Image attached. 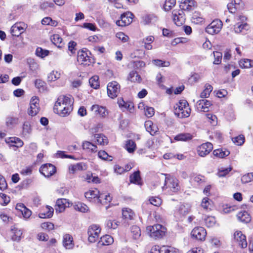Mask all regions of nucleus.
Instances as JSON below:
<instances>
[{"instance_id": "1", "label": "nucleus", "mask_w": 253, "mask_h": 253, "mask_svg": "<svg viewBox=\"0 0 253 253\" xmlns=\"http://www.w3.org/2000/svg\"><path fill=\"white\" fill-rule=\"evenodd\" d=\"M73 102L71 97L60 95L55 103L54 112L61 117L67 116L73 109Z\"/></svg>"}, {"instance_id": "2", "label": "nucleus", "mask_w": 253, "mask_h": 253, "mask_svg": "<svg viewBox=\"0 0 253 253\" xmlns=\"http://www.w3.org/2000/svg\"><path fill=\"white\" fill-rule=\"evenodd\" d=\"M191 109L186 100H180L174 107V114L180 118L189 116Z\"/></svg>"}, {"instance_id": "3", "label": "nucleus", "mask_w": 253, "mask_h": 253, "mask_svg": "<svg viewBox=\"0 0 253 253\" xmlns=\"http://www.w3.org/2000/svg\"><path fill=\"white\" fill-rule=\"evenodd\" d=\"M146 230L152 238L157 239L162 238L165 236L167 229L163 225L157 224L147 227Z\"/></svg>"}, {"instance_id": "4", "label": "nucleus", "mask_w": 253, "mask_h": 253, "mask_svg": "<svg viewBox=\"0 0 253 253\" xmlns=\"http://www.w3.org/2000/svg\"><path fill=\"white\" fill-rule=\"evenodd\" d=\"M237 22L234 25V30L236 33L244 34L249 29V25L247 23V17L243 15L236 17Z\"/></svg>"}, {"instance_id": "5", "label": "nucleus", "mask_w": 253, "mask_h": 253, "mask_svg": "<svg viewBox=\"0 0 253 253\" xmlns=\"http://www.w3.org/2000/svg\"><path fill=\"white\" fill-rule=\"evenodd\" d=\"M162 175L165 176L163 189L169 188L173 192H176L180 189L178 180L176 178L169 177V175L166 174H162Z\"/></svg>"}, {"instance_id": "6", "label": "nucleus", "mask_w": 253, "mask_h": 253, "mask_svg": "<svg viewBox=\"0 0 253 253\" xmlns=\"http://www.w3.org/2000/svg\"><path fill=\"white\" fill-rule=\"evenodd\" d=\"M101 229L98 225H91L87 230L88 240L90 243L95 242L99 238Z\"/></svg>"}, {"instance_id": "7", "label": "nucleus", "mask_w": 253, "mask_h": 253, "mask_svg": "<svg viewBox=\"0 0 253 253\" xmlns=\"http://www.w3.org/2000/svg\"><path fill=\"white\" fill-rule=\"evenodd\" d=\"M222 27V22L218 19L212 21L206 28V32L211 35L218 34Z\"/></svg>"}, {"instance_id": "8", "label": "nucleus", "mask_w": 253, "mask_h": 253, "mask_svg": "<svg viewBox=\"0 0 253 253\" xmlns=\"http://www.w3.org/2000/svg\"><path fill=\"white\" fill-rule=\"evenodd\" d=\"M40 111L39 99L35 96L30 101V108L28 110V114L31 116H36Z\"/></svg>"}, {"instance_id": "9", "label": "nucleus", "mask_w": 253, "mask_h": 253, "mask_svg": "<svg viewBox=\"0 0 253 253\" xmlns=\"http://www.w3.org/2000/svg\"><path fill=\"white\" fill-rule=\"evenodd\" d=\"M120 86L116 82H112L108 84L107 85V93L108 96L114 98L116 97L120 92Z\"/></svg>"}, {"instance_id": "10", "label": "nucleus", "mask_w": 253, "mask_h": 253, "mask_svg": "<svg viewBox=\"0 0 253 253\" xmlns=\"http://www.w3.org/2000/svg\"><path fill=\"white\" fill-rule=\"evenodd\" d=\"M133 14L128 12L121 15L120 19L116 21V24L119 26H126L129 25L132 21Z\"/></svg>"}, {"instance_id": "11", "label": "nucleus", "mask_w": 253, "mask_h": 253, "mask_svg": "<svg viewBox=\"0 0 253 253\" xmlns=\"http://www.w3.org/2000/svg\"><path fill=\"white\" fill-rule=\"evenodd\" d=\"M213 149L212 144L210 142H206L197 147V153L201 157H205L209 154Z\"/></svg>"}, {"instance_id": "12", "label": "nucleus", "mask_w": 253, "mask_h": 253, "mask_svg": "<svg viewBox=\"0 0 253 253\" xmlns=\"http://www.w3.org/2000/svg\"><path fill=\"white\" fill-rule=\"evenodd\" d=\"M40 171L45 177H49L54 174L56 168L51 164H46L40 168Z\"/></svg>"}, {"instance_id": "13", "label": "nucleus", "mask_w": 253, "mask_h": 253, "mask_svg": "<svg viewBox=\"0 0 253 253\" xmlns=\"http://www.w3.org/2000/svg\"><path fill=\"white\" fill-rule=\"evenodd\" d=\"M234 241L242 248L247 247V242L246 236L240 231H236L234 233Z\"/></svg>"}, {"instance_id": "14", "label": "nucleus", "mask_w": 253, "mask_h": 253, "mask_svg": "<svg viewBox=\"0 0 253 253\" xmlns=\"http://www.w3.org/2000/svg\"><path fill=\"white\" fill-rule=\"evenodd\" d=\"M26 25L24 23H16L11 28L10 32L13 36L18 37L24 33Z\"/></svg>"}, {"instance_id": "15", "label": "nucleus", "mask_w": 253, "mask_h": 253, "mask_svg": "<svg viewBox=\"0 0 253 253\" xmlns=\"http://www.w3.org/2000/svg\"><path fill=\"white\" fill-rule=\"evenodd\" d=\"M206 234V230L202 227H196L191 232L192 236L200 241L205 239Z\"/></svg>"}, {"instance_id": "16", "label": "nucleus", "mask_w": 253, "mask_h": 253, "mask_svg": "<svg viewBox=\"0 0 253 253\" xmlns=\"http://www.w3.org/2000/svg\"><path fill=\"white\" fill-rule=\"evenodd\" d=\"M91 110L95 115L101 118H105L108 115V112L105 107L98 105H93L91 107Z\"/></svg>"}, {"instance_id": "17", "label": "nucleus", "mask_w": 253, "mask_h": 253, "mask_svg": "<svg viewBox=\"0 0 253 253\" xmlns=\"http://www.w3.org/2000/svg\"><path fill=\"white\" fill-rule=\"evenodd\" d=\"M183 12L182 10L177 11L173 10L172 14L173 17V20L175 24L178 26H181L185 22V17L183 14Z\"/></svg>"}, {"instance_id": "18", "label": "nucleus", "mask_w": 253, "mask_h": 253, "mask_svg": "<svg viewBox=\"0 0 253 253\" xmlns=\"http://www.w3.org/2000/svg\"><path fill=\"white\" fill-rule=\"evenodd\" d=\"M77 60L79 63L84 65H89L90 63L89 56L87 53L84 50L78 52Z\"/></svg>"}, {"instance_id": "19", "label": "nucleus", "mask_w": 253, "mask_h": 253, "mask_svg": "<svg viewBox=\"0 0 253 253\" xmlns=\"http://www.w3.org/2000/svg\"><path fill=\"white\" fill-rule=\"evenodd\" d=\"M211 105V102L206 99L200 100L197 102L198 109L204 112L209 111V107Z\"/></svg>"}, {"instance_id": "20", "label": "nucleus", "mask_w": 253, "mask_h": 253, "mask_svg": "<svg viewBox=\"0 0 253 253\" xmlns=\"http://www.w3.org/2000/svg\"><path fill=\"white\" fill-rule=\"evenodd\" d=\"M63 245L66 249H71L74 247L73 239L70 234H66L63 236Z\"/></svg>"}, {"instance_id": "21", "label": "nucleus", "mask_w": 253, "mask_h": 253, "mask_svg": "<svg viewBox=\"0 0 253 253\" xmlns=\"http://www.w3.org/2000/svg\"><path fill=\"white\" fill-rule=\"evenodd\" d=\"M69 204L66 199H58L56 201L55 210L56 211L61 212L63 211L67 205Z\"/></svg>"}, {"instance_id": "22", "label": "nucleus", "mask_w": 253, "mask_h": 253, "mask_svg": "<svg viewBox=\"0 0 253 253\" xmlns=\"http://www.w3.org/2000/svg\"><path fill=\"white\" fill-rule=\"evenodd\" d=\"M145 127L146 130L152 135H156L159 130L158 127L155 125H154L151 121L145 122Z\"/></svg>"}, {"instance_id": "23", "label": "nucleus", "mask_w": 253, "mask_h": 253, "mask_svg": "<svg viewBox=\"0 0 253 253\" xmlns=\"http://www.w3.org/2000/svg\"><path fill=\"white\" fill-rule=\"evenodd\" d=\"M195 1L194 0H182L179 7L183 10H190L192 7L195 5Z\"/></svg>"}, {"instance_id": "24", "label": "nucleus", "mask_w": 253, "mask_h": 253, "mask_svg": "<svg viewBox=\"0 0 253 253\" xmlns=\"http://www.w3.org/2000/svg\"><path fill=\"white\" fill-rule=\"evenodd\" d=\"M237 218L241 222L247 223L251 221V217L246 211H242L238 213Z\"/></svg>"}, {"instance_id": "25", "label": "nucleus", "mask_w": 253, "mask_h": 253, "mask_svg": "<svg viewBox=\"0 0 253 253\" xmlns=\"http://www.w3.org/2000/svg\"><path fill=\"white\" fill-rule=\"evenodd\" d=\"M45 211L43 212H40L39 214V216L41 218H50L51 217L53 213V209L48 206H46L43 209Z\"/></svg>"}, {"instance_id": "26", "label": "nucleus", "mask_w": 253, "mask_h": 253, "mask_svg": "<svg viewBox=\"0 0 253 253\" xmlns=\"http://www.w3.org/2000/svg\"><path fill=\"white\" fill-rule=\"evenodd\" d=\"M113 242V238L110 235H106L100 238L98 242V246L109 245Z\"/></svg>"}, {"instance_id": "27", "label": "nucleus", "mask_w": 253, "mask_h": 253, "mask_svg": "<svg viewBox=\"0 0 253 253\" xmlns=\"http://www.w3.org/2000/svg\"><path fill=\"white\" fill-rule=\"evenodd\" d=\"M94 137V141L98 144L105 145L108 143V139L102 134H96Z\"/></svg>"}, {"instance_id": "28", "label": "nucleus", "mask_w": 253, "mask_h": 253, "mask_svg": "<svg viewBox=\"0 0 253 253\" xmlns=\"http://www.w3.org/2000/svg\"><path fill=\"white\" fill-rule=\"evenodd\" d=\"M86 169V165L83 163H80L75 165H73L69 167L70 172L72 173H74L78 170H85Z\"/></svg>"}, {"instance_id": "29", "label": "nucleus", "mask_w": 253, "mask_h": 253, "mask_svg": "<svg viewBox=\"0 0 253 253\" xmlns=\"http://www.w3.org/2000/svg\"><path fill=\"white\" fill-rule=\"evenodd\" d=\"M19 121L18 118L8 117L6 118L5 124L9 128H12L19 124Z\"/></svg>"}, {"instance_id": "30", "label": "nucleus", "mask_w": 253, "mask_h": 253, "mask_svg": "<svg viewBox=\"0 0 253 253\" xmlns=\"http://www.w3.org/2000/svg\"><path fill=\"white\" fill-rule=\"evenodd\" d=\"M230 154L229 151L226 149H218L213 151V155L219 158H223Z\"/></svg>"}, {"instance_id": "31", "label": "nucleus", "mask_w": 253, "mask_h": 253, "mask_svg": "<svg viewBox=\"0 0 253 253\" xmlns=\"http://www.w3.org/2000/svg\"><path fill=\"white\" fill-rule=\"evenodd\" d=\"M158 20L157 16L154 14H150L145 15L143 17V22L144 24H148L156 22Z\"/></svg>"}, {"instance_id": "32", "label": "nucleus", "mask_w": 253, "mask_h": 253, "mask_svg": "<svg viewBox=\"0 0 253 253\" xmlns=\"http://www.w3.org/2000/svg\"><path fill=\"white\" fill-rule=\"evenodd\" d=\"M5 142L8 144H15L17 147H22L23 145V141L19 138L16 137H9L5 139Z\"/></svg>"}, {"instance_id": "33", "label": "nucleus", "mask_w": 253, "mask_h": 253, "mask_svg": "<svg viewBox=\"0 0 253 253\" xmlns=\"http://www.w3.org/2000/svg\"><path fill=\"white\" fill-rule=\"evenodd\" d=\"M99 195V191L97 189L89 190L84 193L85 197L89 200L95 198L98 199Z\"/></svg>"}, {"instance_id": "34", "label": "nucleus", "mask_w": 253, "mask_h": 253, "mask_svg": "<svg viewBox=\"0 0 253 253\" xmlns=\"http://www.w3.org/2000/svg\"><path fill=\"white\" fill-rule=\"evenodd\" d=\"M82 147L84 149L87 150L91 152H96L97 151V146L89 141L84 142Z\"/></svg>"}, {"instance_id": "35", "label": "nucleus", "mask_w": 253, "mask_h": 253, "mask_svg": "<svg viewBox=\"0 0 253 253\" xmlns=\"http://www.w3.org/2000/svg\"><path fill=\"white\" fill-rule=\"evenodd\" d=\"M130 182L138 185L141 184L139 171L134 172L130 176Z\"/></svg>"}, {"instance_id": "36", "label": "nucleus", "mask_w": 253, "mask_h": 253, "mask_svg": "<svg viewBox=\"0 0 253 253\" xmlns=\"http://www.w3.org/2000/svg\"><path fill=\"white\" fill-rule=\"evenodd\" d=\"M128 80L131 82L140 83L141 81L140 76L135 71H132L129 74Z\"/></svg>"}, {"instance_id": "37", "label": "nucleus", "mask_w": 253, "mask_h": 253, "mask_svg": "<svg viewBox=\"0 0 253 253\" xmlns=\"http://www.w3.org/2000/svg\"><path fill=\"white\" fill-rule=\"evenodd\" d=\"M98 202L102 205L107 204L110 202L112 200V197L109 194L104 195V194H100L98 197Z\"/></svg>"}, {"instance_id": "38", "label": "nucleus", "mask_w": 253, "mask_h": 253, "mask_svg": "<svg viewBox=\"0 0 253 253\" xmlns=\"http://www.w3.org/2000/svg\"><path fill=\"white\" fill-rule=\"evenodd\" d=\"M239 65L242 68H250L253 67V60L244 59L239 61Z\"/></svg>"}, {"instance_id": "39", "label": "nucleus", "mask_w": 253, "mask_h": 253, "mask_svg": "<svg viewBox=\"0 0 253 253\" xmlns=\"http://www.w3.org/2000/svg\"><path fill=\"white\" fill-rule=\"evenodd\" d=\"M201 206L204 210H211L212 201L208 197L204 198L202 201Z\"/></svg>"}, {"instance_id": "40", "label": "nucleus", "mask_w": 253, "mask_h": 253, "mask_svg": "<svg viewBox=\"0 0 253 253\" xmlns=\"http://www.w3.org/2000/svg\"><path fill=\"white\" fill-rule=\"evenodd\" d=\"M133 211L128 208H125L122 210V215L124 218L127 219H132L134 215Z\"/></svg>"}, {"instance_id": "41", "label": "nucleus", "mask_w": 253, "mask_h": 253, "mask_svg": "<svg viewBox=\"0 0 253 253\" xmlns=\"http://www.w3.org/2000/svg\"><path fill=\"white\" fill-rule=\"evenodd\" d=\"M212 90V87L211 85L209 84H206L205 85V88L203 91L202 92H201L200 94L201 98H208L209 97L210 93L211 92Z\"/></svg>"}, {"instance_id": "42", "label": "nucleus", "mask_w": 253, "mask_h": 253, "mask_svg": "<svg viewBox=\"0 0 253 253\" xmlns=\"http://www.w3.org/2000/svg\"><path fill=\"white\" fill-rule=\"evenodd\" d=\"M51 41L52 42L56 45L58 47H62V39L61 37L58 34H54L52 36L51 39Z\"/></svg>"}, {"instance_id": "43", "label": "nucleus", "mask_w": 253, "mask_h": 253, "mask_svg": "<svg viewBox=\"0 0 253 253\" xmlns=\"http://www.w3.org/2000/svg\"><path fill=\"white\" fill-rule=\"evenodd\" d=\"M192 135L189 133H180L175 136L174 139L177 141H187L191 139Z\"/></svg>"}, {"instance_id": "44", "label": "nucleus", "mask_w": 253, "mask_h": 253, "mask_svg": "<svg viewBox=\"0 0 253 253\" xmlns=\"http://www.w3.org/2000/svg\"><path fill=\"white\" fill-rule=\"evenodd\" d=\"M99 78L97 76L92 77L89 80L90 86L94 88L97 89L99 86V82L98 81Z\"/></svg>"}, {"instance_id": "45", "label": "nucleus", "mask_w": 253, "mask_h": 253, "mask_svg": "<svg viewBox=\"0 0 253 253\" xmlns=\"http://www.w3.org/2000/svg\"><path fill=\"white\" fill-rule=\"evenodd\" d=\"M126 147L129 153H133L136 149V144L133 140H128L126 142Z\"/></svg>"}, {"instance_id": "46", "label": "nucleus", "mask_w": 253, "mask_h": 253, "mask_svg": "<svg viewBox=\"0 0 253 253\" xmlns=\"http://www.w3.org/2000/svg\"><path fill=\"white\" fill-rule=\"evenodd\" d=\"M206 225L208 227H212L216 223L215 217L209 216L204 219Z\"/></svg>"}, {"instance_id": "47", "label": "nucleus", "mask_w": 253, "mask_h": 253, "mask_svg": "<svg viewBox=\"0 0 253 253\" xmlns=\"http://www.w3.org/2000/svg\"><path fill=\"white\" fill-rule=\"evenodd\" d=\"M232 169V168L231 167L227 168H221L218 169L217 175L219 177H224L231 171Z\"/></svg>"}, {"instance_id": "48", "label": "nucleus", "mask_w": 253, "mask_h": 253, "mask_svg": "<svg viewBox=\"0 0 253 253\" xmlns=\"http://www.w3.org/2000/svg\"><path fill=\"white\" fill-rule=\"evenodd\" d=\"M131 231L133 234V237L134 239H137L140 236L141 231L139 227L137 226H132Z\"/></svg>"}, {"instance_id": "49", "label": "nucleus", "mask_w": 253, "mask_h": 253, "mask_svg": "<svg viewBox=\"0 0 253 253\" xmlns=\"http://www.w3.org/2000/svg\"><path fill=\"white\" fill-rule=\"evenodd\" d=\"M60 77V74L57 71H53L48 75L47 79L48 81L52 82L56 81L59 79Z\"/></svg>"}, {"instance_id": "50", "label": "nucleus", "mask_w": 253, "mask_h": 253, "mask_svg": "<svg viewBox=\"0 0 253 253\" xmlns=\"http://www.w3.org/2000/svg\"><path fill=\"white\" fill-rule=\"evenodd\" d=\"M191 20L192 22L195 24H200L203 22L204 18L200 15H199L198 13H195L192 16Z\"/></svg>"}, {"instance_id": "51", "label": "nucleus", "mask_w": 253, "mask_h": 253, "mask_svg": "<svg viewBox=\"0 0 253 253\" xmlns=\"http://www.w3.org/2000/svg\"><path fill=\"white\" fill-rule=\"evenodd\" d=\"M36 53L38 56L44 58L48 55L49 51L47 50H43L41 47H38L36 49Z\"/></svg>"}, {"instance_id": "52", "label": "nucleus", "mask_w": 253, "mask_h": 253, "mask_svg": "<svg viewBox=\"0 0 253 253\" xmlns=\"http://www.w3.org/2000/svg\"><path fill=\"white\" fill-rule=\"evenodd\" d=\"M176 3V0H166L164 9L166 11L169 10Z\"/></svg>"}, {"instance_id": "53", "label": "nucleus", "mask_w": 253, "mask_h": 253, "mask_svg": "<svg viewBox=\"0 0 253 253\" xmlns=\"http://www.w3.org/2000/svg\"><path fill=\"white\" fill-rule=\"evenodd\" d=\"M241 181L243 183H247L253 181V173H248L242 177Z\"/></svg>"}, {"instance_id": "54", "label": "nucleus", "mask_w": 253, "mask_h": 253, "mask_svg": "<svg viewBox=\"0 0 253 253\" xmlns=\"http://www.w3.org/2000/svg\"><path fill=\"white\" fill-rule=\"evenodd\" d=\"M152 63L159 67H168L169 65V62L164 61L160 59H154L152 60Z\"/></svg>"}, {"instance_id": "55", "label": "nucleus", "mask_w": 253, "mask_h": 253, "mask_svg": "<svg viewBox=\"0 0 253 253\" xmlns=\"http://www.w3.org/2000/svg\"><path fill=\"white\" fill-rule=\"evenodd\" d=\"M233 142L237 145H242L245 141V138L243 135H240L238 136L232 138Z\"/></svg>"}, {"instance_id": "56", "label": "nucleus", "mask_w": 253, "mask_h": 253, "mask_svg": "<svg viewBox=\"0 0 253 253\" xmlns=\"http://www.w3.org/2000/svg\"><path fill=\"white\" fill-rule=\"evenodd\" d=\"M150 202L155 206L159 207L162 204V200L158 197H152L149 199Z\"/></svg>"}, {"instance_id": "57", "label": "nucleus", "mask_w": 253, "mask_h": 253, "mask_svg": "<svg viewBox=\"0 0 253 253\" xmlns=\"http://www.w3.org/2000/svg\"><path fill=\"white\" fill-rule=\"evenodd\" d=\"M175 249L170 246H163L161 247V253H174Z\"/></svg>"}, {"instance_id": "58", "label": "nucleus", "mask_w": 253, "mask_h": 253, "mask_svg": "<svg viewBox=\"0 0 253 253\" xmlns=\"http://www.w3.org/2000/svg\"><path fill=\"white\" fill-rule=\"evenodd\" d=\"M75 209L83 212H85L88 211V207L86 205L83 203H80L76 205Z\"/></svg>"}, {"instance_id": "59", "label": "nucleus", "mask_w": 253, "mask_h": 253, "mask_svg": "<svg viewBox=\"0 0 253 253\" xmlns=\"http://www.w3.org/2000/svg\"><path fill=\"white\" fill-rule=\"evenodd\" d=\"M213 54L215 58L213 64L217 65L220 64L222 59V53L219 52H213Z\"/></svg>"}, {"instance_id": "60", "label": "nucleus", "mask_w": 253, "mask_h": 253, "mask_svg": "<svg viewBox=\"0 0 253 253\" xmlns=\"http://www.w3.org/2000/svg\"><path fill=\"white\" fill-rule=\"evenodd\" d=\"M41 227L43 229L50 231L54 229V226L51 222H44L41 224Z\"/></svg>"}, {"instance_id": "61", "label": "nucleus", "mask_w": 253, "mask_h": 253, "mask_svg": "<svg viewBox=\"0 0 253 253\" xmlns=\"http://www.w3.org/2000/svg\"><path fill=\"white\" fill-rule=\"evenodd\" d=\"M98 157L105 160H108V161H112V159H109V158H111V156H109V155L104 151H99L98 153Z\"/></svg>"}, {"instance_id": "62", "label": "nucleus", "mask_w": 253, "mask_h": 253, "mask_svg": "<svg viewBox=\"0 0 253 253\" xmlns=\"http://www.w3.org/2000/svg\"><path fill=\"white\" fill-rule=\"evenodd\" d=\"M178 211L179 213L182 215L188 214L190 211V209L185 206L182 205L179 207Z\"/></svg>"}, {"instance_id": "63", "label": "nucleus", "mask_w": 253, "mask_h": 253, "mask_svg": "<svg viewBox=\"0 0 253 253\" xmlns=\"http://www.w3.org/2000/svg\"><path fill=\"white\" fill-rule=\"evenodd\" d=\"M206 116L209 120V121L212 125L215 126L217 124V118L215 115L211 114H206Z\"/></svg>"}, {"instance_id": "64", "label": "nucleus", "mask_w": 253, "mask_h": 253, "mask_svg": "<svg viewBox=\"0 0 253 253\" xmlns=\"http://www.w3.org/2000/svg\"><path fill=\"white\" fill-rule=\"evenodd\" d=\"M116 36L117 38L119 39L124 42H126L129 39L127 36L122 32L117 33Z\"/></svg>"}]
</instances>
